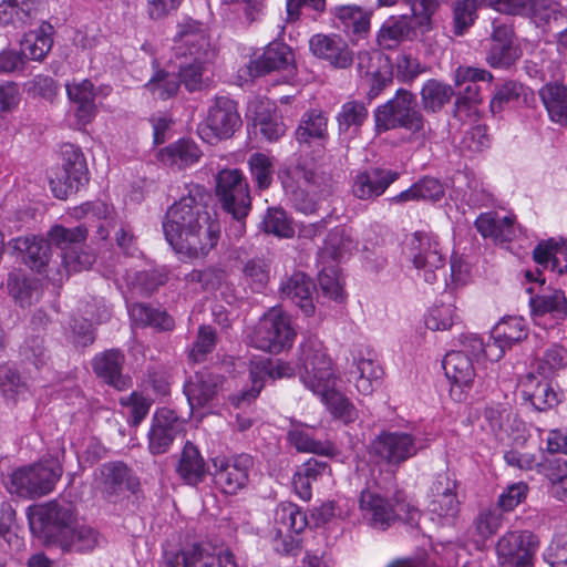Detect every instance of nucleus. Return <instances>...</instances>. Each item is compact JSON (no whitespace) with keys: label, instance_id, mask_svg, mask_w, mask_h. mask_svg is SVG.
I'll use <instances>...</instances> for the list:
<instances>
[{"label":"nucleus","instance_id":"51","mask_svg":"<svg viewBox=\"0 0 567 567\" xmlns=\"http://www.w3.org/2000/svg\"><path fill=\"white\" fill-rule=\"evenodd\" d=\"M327 117L320 111L306 113L296 131L299 143H310L312 140H323L327 136Z\"/></svg>","mask_w":567,"mask_h":567},{"label":"nucleus","instance_id":"57","mask_svg":"<svg viewBox=\"0 0 567 567\" xmlns=\"http://www.w3.org/2000/svg\"><path fill=\"white\" fill-rule=\"evenodd\" d=\"M538 25L549 24L565 18V11L555 0H533L527 13Z\"/></svg>","mask_w":567,"mask_h":567},{"label":"nucleus","instance_id":"20","mask_svg":"<svg viewBox=\"0 0 567 567\" xmlns=\"http://www.w3.org/2000/svg\"><path fill=\"white\" fill-rule=\"evenodd\" d=\"M526 337L527 327L522 317H507L502 319L495 324L489 336V339L493 341V344H489L487 348L489 361L495 362L501 360L507 349Z\"/></svg>","mask_w":567,"mask_h":567},{"label":"nucleus","instance_id":"5","mask_svg":"<svg viewBox=\"0 0 567 567\" xmlns=\"http://www.w3.org/2000/svg\"><path fill=\"white\" fill-rule=\"evenodd\" d=\"M359 511L369 526L383 530L396 519L414 522L419 517L416 506L401 492L390 499L377 491L363 489L359 496Z\"/></svg>","mask_w":567,"mask_h":567},{"label":"nucleus","instance_id":"35","mask_svg":"<svg viewBox=\"0 0 567 567\" xmlns=\"http://www.w3.org/2000/svg\"><path fill=\"white\" fill-rule=\"evenodd\" d=\"M65 86L70 101L76 104V117L79 121L82 124L91 122L96 114L92 82L89 80H73Z\"/></svg>","mask_w":567,"mask_h":567},{"label":"nucleus","instance_id":"28","mask_svg":"<svg viewBox=\"0 0 567 567\" xmlns=\"http://www.w3.org/2000/svg\"><path fill=\"white\" fill-rule=\"evenodd\" d=\"M477 231L494 243H508L516 237L515 217L513 215L502 216L495 212L481 214L475 220Z\"/></svg>","mask_w":567,"mask_h":567},{"label":"nucleus","instance_id":"29","mask_svg":"<svg viewBox=\"0 0 567 567\" xmlns=\"http://www.w3.org/2000/svg\"><path fill=\"white\" fill-rule=\"evenodd\" d=\"M124 355L118 350L104 351L93 359V371L117 390L131 386V380L122 374Z\"/></svg>","mask_w":567,"mask_h":567},{"label":"nucleus","instance_id":"40","mask_svg":"<svg viewBox=\"0 0 567 567\" xmlns=\"http://www.w3.org/2000/svg\"><path fill=\"white\" fill-rule=\"evenodd\" d=\"M12 247L23 254L25 265L37 271H41L50 260V246L42 238L18 237L12 240Z\"/></svg>","mask_w":567,"mask_h":567},{"label":"nucleus","instance_id":"27","mask_svg":"<svg viewBox=\"0 0 567 567\" xmlns=\"http://www.w3.org/2000/svg\"><path fill=\"white\" fill-rule=\"evenodd\" d=\"M95 483L96 487L106 496L118 494L125 486L127 489L134 491L138 485L126 465L121 462L102 465L96 474Z\"/></svg>","mask_w":567,"mask_h":567},{"label":"nucleus","instance_id":"49","mask_svg":"<svg viewBox=\"0 0 567 567\" xmlns=\"http://www.w3.org/2000/svg\"><path fill=\"white\" fill-rule=\"evenodd\" d=\"M444 194L442 184L435 178H423L412 185L409 189L401 192L393 197L394 202H409V200H439Z\"/></svg>","mask_w":567,"mask_h":567},{"label":"nucleus","instance_id":"59","mask_svg":"<svg viewBox=\"0 0 567 567\" xmlns=\"http://www.w3.org/2000/svg\"><path fill=\"white\" fill-rule=\"evenodd\" d=\"M262 229L277 237L290 238L295 234L292 221L281 208H269L261 223Z\"/></svg>","mask_w":567,"mask_h":567},{"label":"nucleus","instance_id":"12","mask_svg":"<svg viewBox=\"0 0 567 567\" xmlns=\"http://www.w3.org/2000/svg\"><path fill=\"white\" fill-rule=\"evenodd\" d=\"M216 194L223 208L234 218H245L250 210L248 184L238 169H223L217 175Z\"/></svg>","mask_w":567,"mask_h":567},{"label":"nucleus","instance_id":"17","mask_svg":"<svg viewBox=\"0 0 567 567\" xmlns=\"http://www.w3.org/2000/svg\"><path fill=\"white\" fill-rule=\"evenodd\" d=\"M307 525L306 514L296 504L282 502L277 505L274 513V530L276 537L281 539L286 554H293L299 547L296 536L303 532Z\"/></svg>","mask_w":567,"mask_h":567},{"label":"nucleus","instance_id":"34","mask_svg":"<svg viewBox=\"0 0 567 567\" xmlns=\"http://www.w3.org/2000/svg\"><path fill=\"white\" fill-rule=\"evenodd\" d=\"M202 157V152L197 144L187 138H181L168 146L159 150L158 161L169 167L178 169L194 165Z\"/></svg>","mask_w":567,"mask_h":567},{"label":"nucleus","instance_id":"2","mask_svg":"<svg viewBox=\"0 0 567 567\" xmlns=\"http://www.w3.org/2000/svg\"><path fill=\"white\" fill-rule=\"evenodd\" d=\"M28 520L33 534L63 554L92 553L102 540L99 530L81 522L76 507L64 499L29 508Z\"/></svg>","mask_w":567,"mask_h":567},{"label":"nucleus","instance_id":"39","mask_svg":"<svg viewBox=\"0 0 567 567\" xmlns=\"http://www.w3.org/2000/svg\"><path fill=\"white\" fill-rule=\"evenodd\" d=\"M313 429L307 425H292L287 437L289 443L302 453H313L320 455L332 456L336 453V446L328 441H319L313 437Z\"/></svg>","mask_w":567,"mask_h":567},{"label":"nucleus","instance_id":"6","mask_svg":"<svg viewBox=\"0 0 567 567\" xmlns=\"http://www.w3.org/2000/svg\"><path fill=\"white\" fill-rule=\"evenodd\" d=\"M62 475V466L55 460H44L38 464L13 471L4 481L11 495L33 498L49 494Z\"/></svg>","mask_w":567,"mask_h":567},{"label":"nucleus","instance_id":"25","mask_svg":"<svg viewBox=\"0 0 567 567\" xmlns=\"http://www.w3.org/2000/svg\"><path fill=\"white\" fill-rule=\"evenodd\" d=\"M399 177L398 173L386 169H371L358 173L352 183V194L362 200L381 196Z\"/></svg>","mask_w":567,"mask_h":567},{"label":"nucleus","instance_id":"31","mask_svg":"<svg viewBox=\"0 0 567 567\" xmlns=\"http://www.w3.org/2000/svg\"><path fill=\"white\" fill-rule=\"evenodd\" d=\"M44 0H0V25L22 28L37 18Z\"/></svg>","mask_w":567,"mask_h":567},{"label":"nucleus","instance_id":"7","mask_svg":"<svg viewBox=\"0 0 567 567\" xmlns=\"http://www.w3.org/2000/svg\"><path fill=\"white\" fill-rule=\"evenodd\" d=\"M296 336L290 317L279 308H271L256 324L250 342L259 350L278 354L292 347Z\"/></svg>","mask_w":567,"mask_h":567},{"label":"nucleus","instance_id":"50","mask_svg":"<svg viewBox=\"0 0 567 567\" xmlns=\"http://www.w3.org/2000/svg\"><path fill=\"white\" fill-rule=\"evenodd\" d=\"M411 31L410 24L405 18H390L384 21L378 32V44L382 49H393L398 47Z\"/></svg>","mask_w":567,"mask_h":567},{"label":"nucleus","instance_id":"16","mask_svg":"<svg viewBox=\"0 0 567 567\" xmlns=\"http://www.w3.org/2000/svg\"><path fill=\"white\" fill-rule=\"evenodd\" d=\"M293 367L288 362L280 360L272 362L269 359L252 360L249 367L251 389L233 395L229 400L234 406L239 408L256 399L268 380L289 378L293 375Z\"/></svg>","mask_w":567,"mask_h":567},{"label":"nucleus","instance_id":"42","mask_svg":"<svg viewBox=\"0 0 567 567\" xmlns=\"http://www.w3.org/2000/svg\"><path fill=\"white\" fill-rule=\"evenodd\" d=\"M530 307L536 318L548 315L557 323L567 313V299L564 291L555 289L530 298Z\"/></svg>","mask_w":567,"mask_h":567},{"label":"nucleus","instance_id":"43","mask_svg":"<svg viewBox=\"0 0 567 567\" xmlns=\"http://www.w3.org/2000/svg\"><path fill=\"white\" fill-rule=\"evenodd\" d=\"M534 260L538 266H550L551 271L563 275L567 271V244L553 239L539 244L534 250Z\"/></svg>","mask_w":567,"mask_h":567},{"label":"nucleus","instance_id":"22","mask_svg":"<svg viewBox=\"0 0 567 567\" xmlns=\"http://www.w3.org/2000/svg\"><path fill=\"white\" fill-rule=\"evenodd\" d=\"M166 567H238L234 555L224 550L215 555L202 546H193L176 553Z\"/></svg>","mask_w":567,"mask_h":567},{"label":"nucleus","instance_id":"4","mask_svg":"<svg viewBox=\"0 0 567 567\" xmlns=\"http://www.w3.org/2000/svg\"><path fill=\"white\" fill-rule=\"evenodd\" d=\"M374 122L378 132L404 128L420 141L426 140L431 133L429 124L417 109L415 95L404 89H399L391 100L377 107Z\"/></svg>","mask_w":567,"mask_h":567},{"label":"nucleus","instance_id":"8","mask_svg":"<svg viewBox=\"0 0 567 567\" xmlns=\"http://www.w3.org/2000/svg\"><path fill=\"white\" fill-rule=\"evenodd\" d=\"M406 247L417 276L426 284L433 285L444 274L445 257L437 237L415 231L406 237Z\"/></svg>","mask_w":567,"mask_h":567},{"label":"nucleus","instance_id":"13","mask_svg":"<svg viewBox=\"0 0 567 567\" xmlns=\"http://www.w3.org/2000/svg\"><path fill=\"white\" fill-rule=\"evenodd\" d=\"M538 548L537 537L527 530H511L496 545L501 567H533V557Z\"/></svg>","mask_w":567,"mask_h":567},{"label":"nucleus","instance_id":"1","mask_svg":"<svg viewBox=\"0 0 567 567\" xmlns=\"http://www.w3.org/2000/svg\"><path fill=\"white\" fill-rule=\"evenodd\" d=\"M202 188L174 203L166 213L163 230L174 250L189 258L206 256L217 244L220 226L202 204Z\"/></svg>","mask_w":567,"mask_h":567},{"label":"nucleus","instance_id":"15","mask_svg":"<svg viewBox=\"0 0 567 567\" xmlns=\"http://www.w3.org/2000/svg\"><path fill=\"white\" fill-rule=\"evenodd\" d=\"M252 458L247 454L213 458V478L225 494H236L248 482Z\"/></svg>","mask_w":567,"mask_h":567},{"label":"nucleus","instance_id":"21","mask_svg":"<svg viewBox=\"0 0 567 567\" xmlns=\"http://www.w3.org/2000/svg\"><path fill=\"white\" fill-rule=\"evenodd\" d=\"M224 378L208 370L196 372L184 384V393L192 410L209 405L221 390Z\"/></svg>","mask_w":567,"mask_h":567},{"label":"nucleus","instance_id":"14","mask_svg":"<svg viewBox=\"0 0 567 567\" xmlns=\"http://www.w3.org/2000/svg\"><path fill=\"white\" fill-rule=\"evenodd\" d=\"M419 450L416 439L411 433L402 431H384L371 443L372 453L394 466L415 456Z\"/></svg>","mask_w":567,"mask_h":567},{"label":"nucleus","instance_id":"37","mask_svg":"<svg viewBox=\"0 0 567 567\" xmlns=\"http://www.w3.org/2000/svg\"><path fill=\"white\" fill-rule=\"evenodd\" d=\"M178 476L188 485L196 486L206 477V464L199 450L187 442L176 467Z\"/></svg>","mask_w":567,"mask_h":567},{"label":"nucleus","instance_id":"58","mask_svg":"<svg viewBox=\"0 0 567 567\" xmlns=\"http://www.w3.org/2000/svg\"><path fill=\"white\" fill-rule=\"evenodd\" d=\"M51 241L63 252L75 250V245L84 243L87 237V229L84 226L65 228L56 225L49 233Z\"/></svg>","mask_w":567,"mask_h":567},{"label":"nucleus","instance_id":"64","mask_svg":"<svg viewBox=\"0 0 567 567\" xmlns=\"http://www.w3.org/2000/svg\"><path fill=\"white\" fill-rule=\"evenodd\" d=\"M358 66L368 79L377 80L381 84H384L388 80V63L379 52L361 53Z\"/></svg>","mask_w":567,"mask_h":567},{"label":"nucleus","instance_id":"52","mask_svg":"<svg viewBox=\"0 0 567 567\" xmlns=\"http://www.w3.org/2000/svg\"><path fill=\"white\" fill-rule=\"evenodd\" d=\"M270 265L266 260L252 258L243 267V280L252 291L261 292L270 281Z\"/></svg>","mask_w":567,"mask_h":567},{"label":"nucleus","instance_id":"53","mask_svg":"<svg viewBox=\"0 0 567 567\" xmlns=\"http://www.w3.org/2000/svg\"><path fill=\"white\" fill-rule=\"evenodd\" d=\"M212 62L192 60L179 66V80L189 92L200 91L208 85V65Z\"/></svg>","mask_w":567,"mask_h":567},{"label":"nucleus","instance_id":"10","mask_svg":"<svg viewBox=\"0 0 567 567\" xmlns=\"http://www.w3.org/2000/svg\"><path fill=\"white\" fill-rule=\"evenodd\" d=\"M62 166L50 176L49 184L53 195L65 199L87 183V167L82 152L73 145H66L62 152Z\"/></svg>","mask_w":567,"mask_h":567},{"label":"nucleus","instance_id":"44","mask_svg":"<svg viewBox=\"0 0 567 567\" xmlns=\"http://www.w3.org/2000/svg\"><path fill=\"white\" fill-rule=\"evenodd\" d=\"M540 99L551 121L564 124L567 122V86L547 83L539 91Z\"/></svg>","mask_w":567,"mask_h":567},{"label":"nucleus","instance_id":"55","mask_svg":"<svg viewBox=\"0 0 567 567\" xmlns=\"http://www.w3.org/2000/svg\"><path fill=\"white\" fill-rule=\"evenodd\" d=\"M452 94L451 86L435 80H429L421 91L423 107L436 112L450 101Z\"/></svg>","mask_w":567,"mask_h":567},{"label":"nucleus","instance_id":"33","mask_svg":"<svg viewBox=\"0 0 567 567\" xmlns=\"http://www.w3.org/2000/svg\"><path fill=\"white\" fill-rule=\"evenodd\" d=\"M313 289L312 281L302 272H295L280 285L281 297L296 303L306 316L315 312Z\"/></svg>","mask_w":567,"mask_h":567},{"label":"nucleus","instance_id":"61","mask_svg":"<svg viewBox=\"0 0 567 567\" xmlns=\"http://www.w3.org/2000/svg\"><path fill=\"white\" fill-rule=\"evenodd\" d=\"M457 318L456 308L453 303L435 305L425 317V326L433 331L447 330Z\"/></svg>","mask_w":567,"mask_h":567},{"label":"nucleus","instance_id":"46","mask_svg":"<svg viewBox=\"0 0 567 567\" xmlns=\"http://www.w3.org/2000/svg\"><path fill=\"white\" fill-rule=\"evenodd\" d=\"M567 365V350L559 344H550L537 352L535 369L539 375L549 379Z\"/></svg>","mask_w":567,"mask_h":567},{"label":"nucleus","instance_id":"41","mask_svg":"<svg viewBox=\"0 0 567 567\" xmlns=\"http://www.w3.org/2000/svg\"><path fill=\"white\" fill-rule=\"evenodd\" d=\"M293 54L284 43L269 44L262 54L255 60V68L258 73H268L276 70L292 72Z\"/></svg>","mask_w":567,"mask_h":567},{"label":"nucleus","instance_id":"26","mask_svg":"<svg viewBox=\"0 0 567 567\" xmlns=\"http://www.w3.org/2000/svg\"><path fill=\"white\" fill-rule=\"evenodd\" d=\"M518 389L524 400L538 411L553 408L558 403V394L548 379H539L529 372L518 382Z\"/></svg>","mask_w":567,"mask_h":567},{"label":"nucleus","instance_id":"3","mask_svg":"<svg viewBox=\"0 0 567 567\" xmlns=\"http://www.w3.org/2000/svg\"><path fill=\"white\" fill-rule=\"evenodd\" d=\"M297 367L301 383L321 400L334 419L349 424L359 417L353 403L339 390L340 377L321 340L308 337L300 343Z\"/></svg>","mask_w":567,"mask_h":567},{"label":"nucleus","instance_id":"56","mask_svg":"<svg viewBox=\"0 0 567 567\" xmlns=\"http://www.w3.org/2000/svg\"><path fill=\"white\" fill-rule=\"evenodd\" d=\"M368 109L362 102L350 101L344 103L337 116L339 130L347 132L353 128V132H357L368 118Z\"/></svg>","mask_w":567,"mask_h":567},{"label":"nucleus","instance_id":"38","mask_svg":"<svg viewBox=\"0 0 567 567\" xmlns=\"http://www.w3.org/2000/svg\"><path fill=\"white\" fill-rule=\"evenodd\" d=\"M53 27L43 22L35 30L24 34L21 41V54L33 61L43 60L53 45Z\"/></svg>","mask_w":567,"mask_h":567},{"label":"nucleus","instance_id":"36","mask_svg":"<svg viewBox=\"0 0 567 567\" xmlns=\"http://www.w3.org/2000/svg\"><path fill=\"white\" fill-rule=\"evenodd\" d=\"M492 79V73L484 69L458 66L455 71V85L461 86L467 83L461 97L457 100L458 107L466 104L476 105L481 103L480 86L476 82L491 81Z\"/></svg>","mask_w":567,"mask_h":567},{"label":"nucleus","instance_id":"45","mask_svg":"<svg viewBox=\"0 0 567 567\" xmlns=\"http://www.w3.org/2000/svg\"><path fill=\"white\" fill-rule=\"evenodd\" d=\"M113 214V207L103 202L85 203L73 213L76 218L92 216L100 220L94 238L101 241L107 239L110 229L115 226Z\"/></svg>","mask_w":567,"mask_h":567},{"label":"nucleus","instance_id":"62","mask_svg":"<svg viewBox=\"0 0 567 567\" xmlns=\"http://www.w3.org/2000/svg\"><path fill=\"white\" fill-rule=\"evenodd\" d=\"M120 404L127 409V423L132 426H138L147 416L152 400L137 392H132L128 395L121 396Z\"/></svg>","mask_w":567,"mask_h":567},{"label":"nucleus","instance_id":"63","mask_svg":"<svg viewBox=\"0 0 567 567\" xmlns=\"http://www.w3.org/2000/svg\"><path fill=\"white\" fill-rule=\"evenodd\" d=\"M146 89L153 96L167 100L174 96L179 89V81L175 74L157 71L146 83Z\"/></svg>","mask_w":567,"mask_h":567},{"label":"nucleus","instance_id":"54","mask_svg":"<svg viewBox=\"0 0 567 567\" xmlns=\"http://www.w3.org/2000/svg\"><path fill=\"white\" fill-rule=\"evenodd\" d=\"M502 514L494 511H483L475 520L473 542L476 547H482L485 542L492 537L502 525Z\"/></svg>","mask_w":567,"mask_h":567},{"label":"nucleus","instance_id":"60","mask_svg":"<svg viewBox=\"0 0 567 567\" xmlns=\"http://www.w3.org/2000/svg\"><path fill=\"white\" fill-rule=\"evenodd\" d=\"M485 0H456L453 10L454 32L462 35L476 19V10Z\"/></svg>","mask_w":567,"mask_h":567},{"label":"nucleus","instance_id":"30","mask_svg":"<svg viewBox=\"0 0 567 567\" xmlns=\"http://www.w3.org/2000/svg\"><path fill=\"white\" fill-rule=\"evenodd\" d=\"M255 125L268 141H277L286 132L281 115L276 112L275 104L269 100H256L249 104Z\"/></svg>","mask_w":567,"mask_h":567},{"label":"nucleus","instance_id":"24","mask_svg":"<svg viewBox=\"0 0 567 567\" xmlns=\"http://www.w3.org/2000/svg\"><path fill=\"white\" fill-rule=\"evenodd\" d=\"M309 48L313 55L334 68L346 69L352 63V53L338 35L315 34L309 41Z\"/></svg>","mask_w":567,"mask_h":567},{"label":"nucleus","instance_id":"18","mask_svg":"<svg viewBox=\"0 0 567 567\" xmlns=\"http://www.w3.org/2000/svg\"><path fill=\"white\" fill-rule=\"evenodd\" d=\"M185 421L175 411L162 408L158 409L152 419L148 431V450L152 454L166 453L172 446L175 437L183 432Z\"/></svg>","mask_w":567,"mask_h":567},{"label":"nucleus","instance_id":"9","mask_svg":"<svg viewBox=\"0 0 567 567\" xmlns=\"http://www.w3.org/2000/svg\"><path fill=\"white\" fill-rule=\"evenodd\" d=\"M237 103L227 96L216 97L198 126L200 138L209 144L229 138L241 126Z\"/></svg>","mask_w":567,"mask_h":567},{"label":"nucleus","instance_id":"11","mask_svg":"<svg viewBox=\"0 0 567 567\" xmlns=\"http://www.w3.org/2000/svg\"><path fill=\"white\" fill-rule=\"evenodd\" d=\"M177 56L195 61L212 62L216 55L206 28L194 20H184L177 25L174 38Z\"/></svg>","mask_w":567,"mask_h":567},{"label":"nucleus","instance_id":"47","mask_svg":"<svg viewBox=\"0 0 567 567\" xmlns=\"http://www.w3.org/2000/svg\"><path fill=\"white\" fill-rule=\"evenodd\" d=\"M131 319L142 327H154L159 330H172L174 320L165 311L152 308L144 303H134L128 307Z\"/></svg>","mask_w":567,"mask_h":567},{"label":"nucleus","instance_id":"23","mask_svg":"<svg viewBox=\"0 0 567 567\" xmlns=\"http://www.w3.org/2000/svg\"><path fill=\"white\" fill-rule=\"evenodd\" d=\"M455 482L446 474H441L431 487L429 511L439 518L453 519L458 512V501L455 494Z\"/></svg>","mask_w":567,"mask_h":567},{"label":"nucleus","instance_id":"48","mask_svg":"<svg viewBox=\"0 0 567 567\" xmlns=\"http://www.w3.org/2000/svg\"><path fill=\"white\" fill-rule=\"evenodd\" d=\"M352 373L357 391L370 395L382 375V369L372 359L360 358L355 361V370Z\"/></svg>","mask_w":567,"mask_h":567},{"label":"nucleus","instance_id":"32","mask_svg":"<svg viewBox=\"0 0 567 567\" xmlns=\"http://www.w3.org/2000/svg\"><path fill=\"white\" fill-rule=\"evenodd\" d=\"M443 369L452 382L451 393L454 395L456 389L463 392L470 389L474 382L475 370L471 358L463 351H451L443 360Z\"/></svg>","mask_w":567,"mask_h":567},{"label":"nucleus","instance_id":"19","mask_svg":"<svg viewBox=\"0 0 567 567\" xmlns=\"http://www.w3.org/2000/svg\"><path fill=\"white\" fill-rule=\"evenodd\" d=\"M519 56L520 50L514 43L512 28L505 23L494 21L486 62L492 68L506 69L513 65Z\"/></svg>","mask_w":567,"mask_h":567}]
</instances>
